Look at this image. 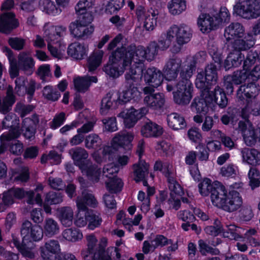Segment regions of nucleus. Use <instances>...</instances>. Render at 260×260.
<instances>
[{
  "label": "nucleus",
  "mask_w": 260,
  "mask_h": 260,
  "mask_svg": "<svg viewBox=\"0 0 260 260\" xmlns=\"http://www.w3.org/2000/svg\"><path fill=\"white\" fill-rule=\"evenodd\" d=\"M206 53L201 51L196 53L187 67H184L180 72V80L176 84V90L173 92L174 102L181 106L188 105L193 97V87L190 79L196 69V64L200 58L205 59Z\"/></svg>",
  "instance_id": "f257e3e1"
},
{
  "label": "nucleus",
  "mask_w": 260,
  "mask_h": 260,
  "mask_svg": "<svg viewBox=\"0 0 260 260\" xmlns=\"http://www.w3.org/2000/svg\"><path fill=\"white\" fill-rule=\"evenodd\" d=\"M218 80L217 66L215 63L211 62L207 64L205 71L198 72L195 84L199 89H206L209 90L212 85H215Z\"/></svg>",
  "instance_id": "f03ea898"
},
{
  "label": "nucleus",
  "mask_w": 260,
  "mask_h": 260,
  "mask_svg": "<svg viewBox=\"0 0 260 260\" xmlns=\"http://www.w3.org/2000/svg\"><path fill=\"white\" fill-rule=\"evenodd\" d=\"M234 13L243 18H257L260 16V0H244L234 7Z\"/></svg>",
  "instance_id": "7ed1b4c3"
},
{
  "label": "nucleus",
  "mask_w": 260,
  "mask_h": 260,
  "mask_svg": "<svg viewBox=\"0 0 260 260\" xmlns=\"http://www.w3.org/2000/svg\"><path fill=\"white\" fill-rule=\"evenodd\" d=\"M3 127L9 128V131L7 133L2 134L0 139L5 141L10 140L11 138H18L21 135L19 126V119L14 114H8L5 116L3 122Z\"/></svg>",
  "instance_id": "20e7f679"
},
{
  "label": "nucleus",
  "mask_w": 260,
  "mask_h": 260,
  "mask_svg": "<svg viewBox=\"0 0 260 260\" xmlns=\"http://www.w3.org/2000/svg\"><path fill=\"white\" fill-rule=\"evenodd\" d=\"M200 89V96L193 100L190 107L191 109H194L197 113L205 114L208 112L209 105L212 104L213 99L210 93V90L207 88Z\"/></svg>",
  "instance_id": "39448f33"
},
{
  "label": "nucleus",
  "mask_w": 260,
  "mask_h": 260,
  "mask_svg": "<svg viewBox=\"0 0 260 260\" xmlns=\"http://www.w3.org/2000/svg\"><path fill=\"white\" fill-rule=\"evenodd\" d=\"M144 103L154 109L161 108L165 103V95L162 93H154V89L151 87H145L143 89Z\"/></svg>",
  "instance_id": "423d86ee"
},
{
  "label": "nucleus",
  "mask_w": 260,
  "mask_h": 260,
  "mask_svg": "<svg viewBox=\"0 0 260 260\" xmlns=\"http://www.w3.org/2000/svg\"><path fill=\"white\" fill-rule=\"evenodd\" d=\"M126 112L123 111L120 112L118 114V116L123 118L124 125L128 128L133 127L138 120L141 119L148 111L147 108L145 107L137 110L133 107L129 109H126Z\"/></svg>",
  "instance_id": "0eeeda50"
},
{
  "label": "nucleus",
  "mask_w": 260,
  "mask_h": 260,
  "mask_svg": "<svg viewBox=\"0 0 260 260\" xmlns=\"http://www.w3.org/2000/svg\"><path fill=\"white\" fill-rule=\"evenodd\" d=\"M40 254L44 260H56L60 251L58 240H49L40 248Z\"/></svg>",
  "instance_id": "6e6552de"
},
{
  "label": "nucleus",
  "mask_w": 260,
  "mask_h": 260,
  "mask_svg": "<svg viewBox=\"0 0 260 260\" xmlns=\"http://www.w3.org/2000/svg\"><path fill=\"white\" fill-rule=\"evenodd\" d=\"M192 59V58L184 65L181 69L182 67V59L178 56H173L170 58L166 63L164 69V72L166 78L168 80H172L176 79L180 70L181 71L184 67H187L188 63Z\"/></svg>",
  "instance_id": "1a4fd4ad"
},
{
  "label": "nucleus",
  "mask_w": 260,
  "mask_h": 260,
  "mask_svg": "<svg viewBox=\"0 0 260 260\" xmlns=\"http://www.w3.org/2000/svg\"><path fill=\"white\" fill-rule=\"evenodd\" d=\"M19 23L12 12H6L0 16V32L8 35L17 28Z\"/></svg>",
  "instance_id": "9d476101"
},
{
  "label": "nucleus",
  "mask_w": 260,
  "mask_h": 260,
  "mask_svg": "<svg viewBox=\"0 0 260 260\" xmlns=\"http://www.w3.org/2000/svg\"><path fill=\"white\" fill-rule=\"evenodd\" d=\"M39 123V116L36 114H33L31 117L23 119L20 132L22 131L25 138L30 141L34 139Z\"/></svg>",
  "instance_id": "9b49d317"
},
{
  "label": "nucleus",
  "mask_w": 260,
  "mask_h": 260,
  "mask_svg": "<svg viewBox=\"0 0 260 260\" xmlns=\"http://www.w3.org/2000/svg\"><path fill=\"white\" fill-rule=\"evenodd\" d=\"M134 136L132 133L125 132H120L113 138L112 142L114 146L118 147L120 153H124L125 151H130L132 148L131 142Z\"/></svg>",
  "instance_id": "f8f14e48"
},
{
  "label": "nucleus",
  "mask_w": 260,
  "mask_h": 260,
  "mask_svg": "<svg viewBox=\"0 0 260 260\" xmlns=\"http://www.w3.org/2000/svg\"><path fill=\"white\" fill-rule=\"evenodd\" d=\"M243 204V200L240 193L235 190L230 191L228 197L221 208L229 213L234 212L240 209Z\"/></svg>",
  "instance_id": "ddd939ff"
},
{
  "label": "nucleus",
  "mask_w": 260,
  "mask_h": 260,
  "mask_svg": "<svg viewBox=\"0 0 260 260\" xmlns=\"http://www.w3.org/2000/svg\"><path fill=\"white\" fill-rule=\"evenodd\" d=\"M127 47L125 48L123 46L118 47L116 50L113 52L112 55L110 57V60L112 62L118 63V65L121 67V69L125 70L126 67L132 64V59L129 57V54L127 52Z\"/></svg>",
  "instance_id": "4468645a"
},
{
  "label": "nucleus",
  "mask_w": 260,
  "mask_h": 260,
  "mask_svg": "<svg viewBox=\"0 0 260 260\" xmlns=\"http://www.w3.org/2000/svg\"><path fill=\"white\" fill-rule=\"evenodd\" d=\"M83 174H85L92 182L97 183L100 180L101 169L90 160H86L79 168Z\"/></svg>",
  "instance_id": "2eb2a0df"
},
{
  "label": "nucleus",
  "mask_w": 260,
  "mask_h": 260,
  "mask_svg": "<svg viewBox=\"0 0 260 260\" xmlns=\"http://www.w3.org/2000/svg\"><path fill=\"white\" fill-rule=\"evenodd\" d=\"M162 133L163 129L160 125L148 119L141 126V135L145 138H157Z\"/></svg>",
  "instance_id": "dca6fc26"
},
{
  "label": "nucleus",
  "mask_w": 260,
  "mask_h": 260,
  "mask_svg": "<svg viewBox=\"0 0 260 260\" xmlns=\"http://www.w3.org/2000/svg\"><path fill=\"white\" fill-rule=\"evenodd\" d=\"M144 80L146 83L154 89L162 83L164 80L162 73L155 68H148L144 73Z\"/></svg>",
  "instance_id": "f3484780"
},
{
  "label": "nucleus",
  "mask_w": 260,
  "mask_h": 260,
  "mask_svg": "<svg viewBox=\"0 0 260 260\" xmlns=\"http://www.w3.org/2000/svg\"><path fill=\"white\" fill-rule=\"evenodd\" d=\"M214 17L207 14H202L198 20V25L203 33L209 32L218 27Z\"/></svg>",
  "instance_id": "a211bd4d"
},
{
  "label": "nucleus",
  "mask_w": 260,
  "mask_h": 260,
  "mask_svg": "<svg viewBox=\"0 0 260 260\" xmlns=\"http://www.w3.org/2000/svg\"><path fill=\"white\" fill-rule=\"evenodd\" d=\"M144 64L143 63H133L128 72L125 75V81L136 84L142 79L143 74Z\"/></svg>",
  "instance_id": "6ab92c4d"
},
{
  "label": "nucleus",
  "mask_w": 260,
  "mask_h": 260,
  "mask_svg": "<svg viewBox=\"0 0 260 260\" xmlns=\"http://www.w3.org/2000/svg\"><path fill=\"white\" fill-rule=\"evenodd\" d=\"M76 202L78 208L82 211L87 210V206L95 207L98 204L94 195L86 190L82 192L81 197L77 198Z\"/></svg>",
  "instance_id": "aec40b11"
},
{
  "label": "nucleus",
  "mask_w": 260,
  "mask_h": 260,
  "mask_svg": "<svg viewBox=\"0 0 260 260\" xmlns=\"http://www.w3.org/2000/svg\"><path fill=\"white\" fill-rule=\"evenodd\" d=\"M66 30V27L61 26H50L45 30L44 38L48 44L57 43Z\"/></svg>",
  "instance_id": "412c9836"
},
{
  "label": "nucleus",
  "mask_w": 260,
  "mask_h": 260,
  "mask_svg": "<svg viewBox=\"0 0 260 260\" xmlns=\"http://www.w3.org/2000/svg\"><path fill=\"white\" fill-rule=\"evenodd\" d=\"M245 59L244 55L240 51H231L224 62V68L226 71L239 67Z\"/></svg>",
  "instance_id": "4be33fe9"
},
{
  "label": "nucleus",
  "mask_w": 260,
  "mask_h": 260,
  "mask_svg": "<svg viewBox=\"0 0 260 260\" xmlns=\"http://www.w3.org/2000/svg\"><path fill=\"white\" fill-rule=\"evenodd\" d=\"M18 65L20 70L27 75H31L34 71V59L25 52H21L19 54Z\"/></svg>",
  "instance_id": "5701e85b"
},
{
  "label": "nucleus",
  "mask_w": 260,
  "mask_h": 260,
  "mask_svg": "<svg viewBox=\"0 0 260 260\" xmlns=\"http://www.w3.org/2000/svg\"><path fill=\"white\" fill-rule=\"evenodd\" d=\"M228 197V193L227 190L223 185L215 187L211 194V199L212 203L215 206L221 208Z\"/></svg>",
  "instance_id": "b1692460"
},
{
  "label": "nucleus",
  "mask_w": 260,
  "mask_h": 260,
  "mask_svg": "<svg viewBox=\"0 0 260 260\" xmlns=\"http://www.w3.org/2000/svg\"><path fill=\"white\" fill-rule=\"evenodd\" d=\"M244 27L239 23H232L224 29V36L227 41L235 38H242L244 36Z\"/></svg>",
  "instance_id": "393cba45"
},
{
  "label": "nucleus",
  "mask_w": 260,
  "mask_h": 260,
  "mask_svg": "<svg viewBox=\"0 0 260 260\" xmlns=\"http://www.w3.org/2000/svg\"><path fill=\"white\" fill-rule=\"evenodd\" d=\"M241 153L244 161L253 166L260 165V151L245 147L241 149Z\"/></svg>",
  "instance_id": "a878e982"
},
{
  "label": "nucleus",
  "mask_w": 260,
  "mask_h": 260,
  "mask_svg": "<svg viewBox=\"0 0 260 260\" xmlns=\"http://www.w3.org/2000/svg\"><path fill=\"white\" fill-rule=\"evenodd\" d=\"M57 217L64 226H70L73 223L74 212L69 206L58 208L56 210Z\"/></svg>",
  "instance_id": "bb28decb"
},
{
  "label": "nucleus",
  "mask_w": 260,
  "mask_h": 260,
  "mask_svg": "<svg viewBox=\"0 0 260 260\" xmlns=\"http://www.w3.org/2000/svg\"><path fill=\"white\" fill-rule=\"evenodd\" d=\"M125 89L122 91V99L119 98V104H124L132 99H134L140 94L136 84L124 82Z\"/></svg>",
  "instance_id": "cd10ccee"
},
{
  "label": "nucleus",
  "mask_w": 260,
  "mask_h": 260,
  "mask_svg": "<svg viewBox=\"0 0 260 260\" xmlns=\"http://www.w3.org/2000/svg\"><path fill=\"white\" fill-rule=\"evenodd\" d=\"M243 136L247 146H254L257 142H260V128H255L252 124H249L247 131L245 132Z\"/></svg>",
  "instance_id": "c85d7f7f"
},
{
  "label": "nucleus",
  "mask_w": 260,
  "mask_h": 260,
  "mask_svg": "<svg viewBox=\"0 0 260 260\" xmlns=\"http://www.w3.org/2000/svg\"><path fill=\"white\" fill-rule=\"evenodd\" d=\"M134 169V174L135 175V180L138 182L140 181H143L144 186H149L146 180L145 179V176L148 174L149 165L145 161H139L138 164L133 165Z\"/></svg>",
  "instance_id": "c756f323"
},
{
  "label": "nucleus",
  "mask_w": 260,
  "mask_h": 260,
  "mask_svg": "<svg viewBox=\"0 0 260 260\" xmlns=\"http://www.w3.org/2000/svg\"><path fill=\"white\" fill-rule=\"evenodd\" d=\"M127 52L132 59V62H133L134 63H143L146 59L145 49L142 46L137 48L135 45H131L127 47Z\"/></svg>",
  "instance_id": "7c9ffc66"
},
{
  "label": "nucleus",
  "mask_w": 260,
  "mask_h": 260,
  "mask_svg": "<svg viewBox=\"0 0 260 260\" xmlns=\"http://www.w3.org/2000/svg\"><path fill=\"white\" fill-rule=\"evenodd\" d=\"M87 48L84 44L74 42L71 44L68 48V54L77 60H81L87 55Z\"/></svg>",
  "instance_id": "2f4dec72"
},
{
  "label": "nucleus",
  "mask_w": 260,
  "mask_h": 260,
  "mask_svg": "<svg viewBox=\"0 0 260 260\" xmlns=\"http://www.w3.org/2000/svg\"><path fill=\"white\" fill-rule=\"evenodd\" d=\"M119 98L114 97L113 93L108 92L102 100L100 113L102 115L106 114L111 108H115L119 104Z\"/></svg>",
  "instance_id": "473e14b6"
},
{
  "label": "nucleus",
  "mask_w": 260,
  "mask_h": 260,
  "mask_svg": "<svg viewBox=\"0 0 260 260\" xmlns=\"http://www.w3.org/2000/svg\"><path fill=\"white\" fill-rule=\"evenodd\" d=\"M69 154L74 161V164L79 168L88 157L87 151L83 148L77 147L71 149L69 151Z\"/></svg>",
  "instance_id": "72a5a7b5"
},
{
  "label": "nucleus",
  "mask_w": 260,
  "mask_h": 260,
  "mask_svg": "<svg viewBox=\"0 0 260 260\" xmlns=\"http://www.w3.org/2000/svg\"><path fill=\"white\" fill-rule=\"evenodd\" d=\"M98 78L96 76H85L78 77L74 79V86L76 90L81 92L87 91L91 83H96Z\"/></svg>",
  "instance_id": "f704fd0d"
},
{
  "label": "nucleus",
  "mask_w": 260,
  "mask_h": 260,
  "mask_svg": "<svg viewBox=\"0 0 260 260\" xmlns=\"http://www.w3.org/2000/svg\"><path fill=\"white\" fill-rule=\"evenodd\" d=\"M210 93L213 99V101L220 108H224L228 105V99L223 89L217 85L213 91Z\"/></svg>",
  "instance_id": "c9c22d12"
},
{
  "label": "nucleus",
  "mask_w": 260,
  "mask_h": 260,
  "mask_svg": "<svg viewBox=\"0 0 260 260\" xmlns=\"http://www.w3.org/2000/svg\"><path fill=\"white\" fill-rule=\"evenodd\" d=\"M241 116L240 112L237 108H228L226 112L221 117L223 124L228 125L231 124L233 126L236 125Z\"/></svg>",
  "instance_id": "e433bc0d"
},
{
  "label": "nucleus",
  "mask_w": 260,
  "mask_h": 260,
  "mask_svg": "<svg viewBox=\"0 0 260 260\" xmlns=\"http://www.w3.org/2000/svg\"><path fill=\"white\" fill-rule=\"evenodd\" d=\"M25 79L24 77L17 78L15 80L16 86L15 90L19 94L20 89L22 87H25V91L29 95V98L31 99L36 89V82L34 80H30L28 83V87L25 86Z\"/></svg>",
  "instance_id": "4c0bfd02"
},
{
  "label": "nucleus",
  "mask_w": 260,
  "mask_h": 260,
  "mask_svg": "<svg viewBox=\"0 0 260 260\" xmlns=\"http://www.w3.org/2000/svg\"><path fill=\"white\" fill-rule=\"evenodd\" d=\"M167 121L169 126L174 130L181 129L186 126L184 117L176 113L169 114L168 116Z\"/></svg>",
  "instance_id": "58836bf2"
},
{
  "label": "nucleus",
  "mask_w": 260,
  "mask_h": 260,
  "mask_svg": "<svg viewBox=\"0 0 260 260\" xmlns=\"http://www.w3.org/2000/svg\"><path fill=\"white\" fill-rule=\"evenodd\" d=\"M173 29L176 30L177 43L180 44H184L188 43L191 37L189 28L185 25H181L179 27L174 26Z\"/></svg>",
  "instance_id": "ea45409f"
},
{
  "label": "nucleus",
  "mask_w": 260,
  "mask_h": 260,
  "mask_svg": "<svg viewBox=\"0 0 260 260\" xmlns=\"http://www.w3.org/2000/svg\"><path fill=\"white\" fill-rule=\"evenodd\" d=\"M105 176L108 178V180L105 181L106 187L111 193H116L121 190L123 182L121 179L115 176H108L107 174Z\"/></svg>",
  "instance_id": "a19ab883"
},
{
  "label": "nucleus",
  "mask_w": 260,
  "mask_h": 260,
  "mask_svg": "<svg viewBox=\"0 0 260 260\" xmlns=\"http://www.w3.org/2000/svg\"><path fill=\"white\" fill-rule=\"evenodd\" d=\"M250 39H246L244 37V39H237L235 40L233 44V48L234 51H238L241 52L242 51H245L249 49L252 47L254 42L252 39V36L248 35Z\"/></svg>",
  "instance_id": "79ce46f5"
},
{
  "label": "nucleus",
  "mask_w": 260,
  "mask_h": 260,
  "mask_svg": "<svg viewBox=\"0 0 260 260\" xmlns=\"http://www.w3.org/2000/svg\"><path fill=\"white\" fill-rule=\"evenodd\" d=\"M35 244L30 239H22V247L19 251L24 257L32 259L35 257Z\"/></svg>",
  "instance_id": "37998d69"
},
{
  "label": "nucleus",
  "mask_w": 260,
  "mask_h": 260,
  "mask_svg": "<svg viewBox=\"0 0 260 260\" xmlns=\"http://www.w3.org/2000/svg\"><path fill=\"white\" fill-rule=\"evenodd\" d=\"M17 138H11L6 141V150L9 148V151L15 155H20L23 151V143L19 140H16Z\"/></svg>",
  "instance_id": "c03bdc74"
},
{
  "label": "nucleus",
  "mask_w": 260,
  "mask_h": 260,
  "mask_svg": "<svg viewBox=\"0 0 260 260\" xmlns=\"http://www.w3.org/2000/svg\"><path fill=\"white\" fill-rule=\"evenodd\" d=\"M87 222L88 227L90 230H94L95 228L99 226L102 222V219L100 214L93 210L87 211L85 215Z\"/></svg>",
  "instance_id": "a18cd8bd"
},
{
  "label": "nucleus",
  "mask_w": 260,
  "mask_h": 260,
  "mask_svg": "<svg viewBox=\"0 0 260 260\" xmlns=\"http://www.w3.org/2000/svg\"><path fill=\"white\" fill-rule=\"evenodd\" d=\"M103 52L101 50L94 51L89 56L88 60V68L89 72H93L96 69L101 62Z\"/></svg>",
  "instance_id": "49530a36"
},
{
  "label": "nucleus",
  "mask_w": 260,
  "mask_h": 260,
  "mask_svg": "<svg viewBox=\"0 0 260 260\" xmlns=\"http://www.w3.org/2000/svg\"><path fill=\"white\" fill-rule=\"evenodd\" d=\"M44 230L46 236L52 237L58 233L59 228L56 221L49 218L46 219L45 221Z\"/></svg>",
  "instance_id": "de8ad7c7"
},
{
  "label": "nucleus",
  "mask_w": 260,
  "mask_h": 260,
  "mask_svg": "<svg viewBox=\"0 0 260 260\" xmlns=\"http://www.w3.org/2000/svg\"><path fill=\"white\" fill-rule=\"evenodd\" d=\"M10 192L13 193L14 198L21 199L24 197H27V203L28 204H34L32 197L35 195V193L32 191H25L21 188H12L10 189Z\"/></svg>",
  "instance_id": "09e8293b"
},
{
  "label": "nucleus",
  "mask_w": 260,
  "mask_h": 260,
  "mask_svg": "<svg viewBox=\"0 0 260 260\" xmlns=\"http://www.w3.org/2000/svg\"><path fill=\"white\" fill-rule=\"evenodd\" d=\"M246 70H237L234 72L232 75H229L235 85L244 84L247 80H249L250 75Z\"/></svg>",
  "instance_id": "8fccbe9b"
},
{
  "label": "nucleus",
  "mask_w": 260,
  "mask_h": 260,
  "mask_svg": "<svg viewBox=\"0 0 260 260\" xmlns=\"http://www.w3.org/2000/svg\"><path fill=\"white\" fill-rule=\"evenodd\" d=\"M102 145V140L96 134H90L85 139V146L87 149L97 150L101 148Z\"/></svg>",
  "instance_id": "3c124183"
},
{
  "label": "nucleus",
  "mask_w": 260,
  "mask_h": 260,
  "mask_svg": "<svg viewBox=\"0 0 260 260\" xmlns=\"http://www.w3.org/2000/svg\"><path fill=\"white\" fill-rule=\"evenodd\" d=\"M240 228L236 226L235 225L231 224L226 225L225 228H223L221 233L225 238H228L231 240H239L242 237L238 233V230Z\"/></svg>",
  "instance_id": "603ef678"
},
{
  "label": "nucleus",
  "mask_w": 260,
  "mask_h": 260,
  "mask_svg": "<svg viewBox=\"0 0 260 260\" xmlns=\"http://www.w3.org/2000/svg\"><path fill=\"white\" fill-rule=\"evenodd\" d=\"M246 92L247 94V101L249 102V100L251 99L255 98L259 93V89L256 85L253 83H248L241 85L240 86V91Z\"/></svg>",
  "instance_id": "864d4df0"
},
{
  "label": "nucleus",
  "mask_w": 260,
  "mask_h": 260,
  "mask_svg": "<svg viewBox=\"0 0 260 260\" xmlns=\"http://www.w3.org/2000/svg\"><path fill=\"white\" fill-rule=\"evenodd\" d=\"M170 12L173 15H178L186 9L184 0H172L168 5Z\"/></svg>",
  "instance_id": "5fc2aeb1"
},
{
  "label": "nucleus",
  "mask_w": 260,
  "mask_h": 260,
  "mask_svg": "<svg viewBox=\"0 0 260 260\" xmlns=\"http://www.w3.org/2000/svg\"><path fill=\"white\" fill-rule=\"evenodd\" d=\"M13 88L12 86L9 85L7 89V96L4 99V105L2 111L9 112L11 107L15 102V98L13 94Z\"/></svg>",
  "instance_id": "6e6d98bb"
},
{
  "label": "nucleus",
  "mask_w": 260,
  "mask_h": 260,
  "mask_svg": "<svg viewBox=\"0 0 260 260\" xmlns=\"http://www.w3.org/2000/svg\"><path fill=\"white\" fill-rule=\"evenodd\" d=\"M169 188L170 190V197L181 196L183 193L180 185L174 179L173 177L168 176Z\"/></svg>",
  "instance_id": "4d7b16f0"
},
{
  "label": "nucleus",
  "mask_w": 260,
  "mask_h": 260,
  "mask_svg": "<svg viewBox=\"0 0 260 260\" xmlns=\"http://www.w3.org/2000/svg\"><path fill=\"white\" fill-rule=\"evenodd\" d=\"M62 236L67 240L76 241L82 238V234L79 232L78 230L70 228L66 229L63 231Z\"/></svg>",
  "instance_id": "13d9d810"
},
{
  "label": "nucleus",
  "mask_w": 260,
  "mask_h": 260,
  "mask_svg": "<svg viewBox=\"0 0 260 260\" xmlns=\"http://www.w3.org/2000/svg\"><path fill=\"white\" fill-rule=\"evenodd\" d=\"M248 177L250 179L249 184L252 189L259 186L260 173L257 169L251 168L249 171Z\"/></svg>",
  "instance_id": "bf43d9fd"
},
{
  "label": "nucleus",
  "mask_w": 260,
  "mask_h": 260,
  "mask_svg": "<svg viewBox=\"0 0 260 260\" xmlns=\"http://www.w3.org/2000/svg\"><path fill=\"white\" fill-rule=\"evenodd\" d=\"M106 243H99L97 251L94 252L92 260H112L108 253L105 250Z\"/></svg>",
  "instance_id": "052dcab7"
},
{
  "label": "nucleus",
  "mask_w": 260,
  "mask_h": 260,
  "mask_svg": "<svg viewBox=\"0 0 260 260\" xmlns=\"http://www.w3.org/2000/svg\"><path fill=\"white\" fill-rule=\"evenodd\" d=\"M198 186L200 193L203 196H207L210 193L211 194L215 187L211 184V180L207 178L204 179Z\"/></svg>",
  "instance_id": "680f3d73"
},
{
  "label": "nucleus",
  "mask_w": 260,
  "mask_h": 260,
  "mask_svg": "<svg viewBox=\"0 0 260 260\" xmlns=\"http://www.w3.org/2000/svg\"><path fill=\"white\" fill-rule=\"evenodd\" d=\"M124 0H111L106 6V11L111 14L116 13L123 7Z\"/></svg>",
  "instance_id": "e2e57ef3"
},
{
  "label": "nucleus",
  "mask_w": 260,
  "mask_h": 260,
  "mask_svg": "<svg viewBox=\"0 0 260 260\" xmlns=\"http://www.w3.org/2000/svg\"><path fill=\"white\" fill-rule=\"evenodd\" d=\"M199 251L203 255H206L207 253L217 254L219 253L218 249L211 247L203 240L199 241Z\"/></svg>",
  "instance_id": "0e129e2a"
},
{
  "label": "nucleus",
  "mask_w": 260,
  "mask_h": 260,
  "mask_svg": "<svg viewBox=\"0 0 260 260\" xmlns=\"http://www.w3.org/2000/svg\"><path fill=\"white\" fill-rule=\"evenodd\" d=\"M44 96L48 100L55 101L58 100L60 94L59 91L53 89L52 86H46L43 90Z\"/></svg>",
  "instance_id": "69168bd1"
},
{
  "label": "nucleus",
  "mask_w": 260,
  "mask_h": 260,
  "mask_svg": "<svg viewBox=\"0 0 260 260\" xmlns=\"http://www.w3.org/2000/svg\"><path fill=\"white\" fill-rule=\"evenodd\" d=\"M62 196L61 193L50 191L46 196L45 202L49 204H57L62 202Z\"/></svg>",
  "instance_id": "338daca9"
},
{
  "label": "nucleus",
  "mask_w": 260,
  "mask_h": 260,
  "mask_svg": "<svg viewBox=\"0 0 260 260\" xmlns=\"http://www.w3.org/2000/svg\"><path fill=\"white\" fill-rule=\"evenodd\" d=\"M8 43L12 48L19 51L23 49L25 44V40L21 38L11 37L9 38Z\"/></svg>",
  "instance_id": "774afa93"
}]
</instances>
